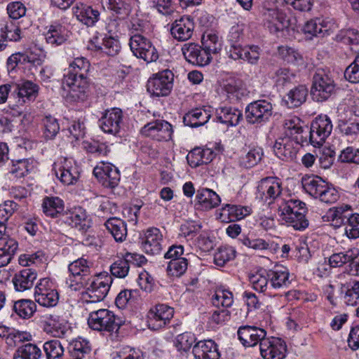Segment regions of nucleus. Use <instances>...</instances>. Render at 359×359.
Masks as SVG:
<instances>
[{
    "label": "nucleus",
    "instance_id": "680f3d73",
    "mask_svg": "<svg viewBox=\"0 0 359 359\" xmlns=\"http://www.w3.org/2000/svg\"><path fill=\"white\" fill-rule=\"evenodd\" d=\"M294 77V74L290 72V69L287 68H279L275 72L272 78L276 86L283 88L287 84L291 83Z\"/></svg>",
    "mask_w": 359,
    "mask_h": 359
},
{
    "label": "nucleus",
    "instance_id": "f03ea898",
    "mask_svg": "<svg viewBox=\"0 0 359 359\" xmlns=\"http://www.w3.org/2000/svg\"><path fill=\"white\" fill-rule=\"evenodd\" d=\"M90 64L83 57H76L70 64L63 83L69 87L68 96L73 101L84 100L88 89V74Z\"/></svg>",
    "mask_w": 359,
    "mask_h": 359
},
{
    "label": "nucleus",
    "instance_id": "0eeeda50",
    "mask_svg": "<svg viewBox=\"0 0 359 359\" xmlns=\"http://www.w3.org/2000/svg\"><path fill=\"white\" fill-rule=\"evenodd\" d=\"M332 123L327 115H318L311 122L310 130L307 131V144H311L315 147H320L325 142L332 131Z\"/></svg>",
    "mask_w": 359,
    "mask_h": 359
},
{
    "label": "nucleus",
    "instance_id": "c85d7f7f",
    "mask_svg": "<svg viewBox=\"0 0 359 359\" xmlns=\"http://www.w3.org/2000/svg\"><path fill=\"white\" fill-rule=\"evenodd\" d=\"M251 209L248 206L226 204L217 215V219L222 222L240 220L250 214Z\"/></svg>",
    "mask_w": 359,
    "mask_h": 359
},
{
    "label": "nucleus",
    "instance_id": "7ed1b4c3",
    "mask_svg": "<svg viewBox=\"0 0 359 359\" xmlns=\"http://www.w3.org/2000/svg\"><path fill=\"white\" fill-rule=\"evenodd\" d=\"M302 184L308 194L322 203L332 204L339 198V191L335 187L317 175L302 177Z\"/></svg>",
    "mask_w": 359,
    "mask_h": 359
},
{
    "label": "nucleus",
    "instance_id": "6e6d98bb",
    "mask_svg": "<svg viewBox=\"0 0 359 359\" xmlns=\"http://www.w3.org/2000/svg\"><path fill=\"white\" fill-rule=\"evenodd\" d=\"M345 289L344 302L349 306L359 304V281H353L343 286Z\"/></svg>",
    "mask_w": 359,
    "mask_h": 359
},
{
    "label": "nucleus",
    "instance_id": "6e6552de",
    "mask_svg": "<svg viewBox=\"0 0 359 359\" xmlns=\"http://www.w3.org/2000/svg\"><path fill=\"white\" fill-rule=\"evenodd\" d=\"M129 46L133 55L147 63L158 58V53L149 39L140 33H135L130 38Z\"/></svg>",
    "mask_w": 359,
    "mask_h": 359
},
{
    "label": "nucleus",
    "instance_id": "e433bc0d",
    "mask_svg": "<svg viewBox=\"0 0 359 359\" xmlns=\"http://www.w3.org/2000/svg\"><path fill=\"white\" fill-rule=\"evenodd\" d=\"M243 117L241 111L231 107H219L216 110V118L227 126H237Z\"/></svg>",
    "mask_w": 359,
    "mask_h": 359
},
{
    "label": "nucleus",
    "instance_id": "338daca9",
    "mask_svg": "<svg viewBox=\"0 0 359 359\" xmlns=\"http://www.w3.org/2000/svg\"><path fill=\"white\" fill-rule=\"evenodd\" d=\"M26 7L20 1H13L9 3L7 6V12L9 17L14 20H18L23 17L26 13Z\"/></svg>",
    "mask_w": 359,
    "mask_h": 359
},
{
    "label": "nucleus",
    "instance_id": "ea45409f",
    "mask_svg": "<svg viewBox=\"0 0 359 359\" xmlns=\"http://www.w3.org/2000/svg\"><path fill=\"white\" fill-rule=\"evenodd\" d=\"M104 225L116 242H123L127 236L126 222L118 217H109Z\"/></svg>",
    "mask_w": 359,
    "mask_h": 359
},
{
    "label": "nucleus",
    "instance_id": "9b49d317",
    "mask_svg": "<svg viewBox=\"0 0 359 359\" xmlns=\"http://www.w3.org/2000/svg\"><path fill=\"white\" fill-rule=\"evenodd\" d=\"M57 178L66 186L74 185L80 178L79 168L70 158H60L53 165Z\"/></svg>",
    "mask_w": 359,
    "mask_h": 359
},
{
    "label": "nucleus",
    "instance_id": "a19ab883",
    "mask_svg": "<svg viewBox=\"0 0 359 359\" xmlns=\"http://www.w3.org/2000/svg\"><path fill=\"white\" fill-rule=\"evenodd\" d=\"M210 118V113L201 108H196L187 113L183 118L185 126L197 128L203 126Z\"/></svg>",
    "mask_w": 359,
    "mask_h": 359
},
{
    "label": "nucleus",
    "instance_id": "a878e982",
    "mask_svg": "<svg viewBox=\"0 0 359 359\" xmlns=\"http://www.w3.org/2000/svg\"><path fill=\"white\" fill-rule=\"evenodd\" d=\"M194 29L193 19L184 15L175 20L172 24L170 32L174 39L179 41H185L191 39Z\"/></svg>",
    "mask_w": 359,
    "mask_h": 359
},
{
    "label": "nucleus",
    "instance_id": "72a5a7b5",
    "mask_svg": "<svg viewBox=\"0 0 359 359\" xmlns=\"http://www.w3.org/2000/svg\"><path fill=\"white\" fill-rule=\"evenodd\" d=\"M196 199L201 208L204 210H210L216 208L221 203L220 197L217 193L208 188L198 189Z\"/></svg>",
    "mask_w": 359,
    "mask_h": 359
},
{
    "label": "nucleus",
    "instance_id": "39448f33",
    "mask_svg": "<svg viewBox=\"0 0 359 359\" xmlns=\"http://www.w3.org/2000/svg\"><path fill=\"white\" fill-rule=\"evenodd\" d=\"M93 263L83 257L77 259L68 266L69 275L67 284L72 291H79L94 274L92 271Z\"/></svg>",
    "mask_w": 359,
    "mask_h": 359
},
{
    "label": "nucleus",
    "instance_id": "9d476101",
    "mask_svg": "<svg viewBox=\"0 0 359 359\" xmlns=\"http://www.w3.org/2000/svg\"><path fill=\"white\" fill-rule=\"evenodd\" d=\"M174 74L170 69H164L153 74L147 83V90L151 96L168 95L173 86Z\"/></svg>",
    "mask_w": 359,
    "mask_h": 359
},
{
    "label": "nucleus",
    "instance_id": "774afa93",
    "mask_svg": "<svg viewBox=\"0 0 359 359\" xmlns=\"http://www.w3.org/2000/svg\"><path fill=\"white\" fill-rule=\"evenodd\" d=\"M339 159L341 162L359 163V149L353 147H348L342 150Z\"/></svg>",
    "mask_w": 359,
    "mask_h": 359
},
{
    "label": "nucleus",
    "instance_id": "603ef678",
    "mask_svg": "<svg viewBox=\"0 0 359 359\" xmlns=\"http://www.w3.org/2000/svg\"><path fill=\"white\" fill-rule=\"evenodd\" d=\"M41 349L34 344L28 343L20 346L14 354V359H39Z\"/></svg>",
    "mask_w": 359,
    "mask_h": 359
},
{
    "label": "nucleus",
    "instance_id": "5701e85b",
    "mask_svg": "<svg viewBox=\"0 0 359 359\" xmlns=\"http://www.w3.org/2000/svg\"><path fill=\"white\" fill-rule=\"evenodd\" d=\"M14 100L18 99V103L22 105L27 101H33L38 95L39 86L31 81H22L13 83Z\"/></svg>",
    "mask_w": 359,
    "mask_h": 359
},
{
    "label": "nucleus",
    "instance_id": "20e7f679",
    "mask_svg": "<svg viewBox=\"0 0 359 359\" xmlns=\"http://www.w3.org/2000/svg\"><path fill=\"white\" fill-rule=\"evenodd\" d=\"M113 279L107 272L93 274L83 289L82 300L86 304L102 301L108 294Z\"/></svg>",
    "mask_w": 359,
    "mask_h": 359
},
{
    "label": "nucleus",
    "instance_id": "4d7b16f0",
    "mask_svg": "<svg viewBox=\"0 0 359 359\" xmlns=\"http://www.w3.org/2000/svg\"><path fill=\"white\" fill-rule=\"evenodd\" d=\"M13 309L20 317L22 318H29L34 313L36 304L31 300L22 299L14 304Z\"/></svg>",
    "mask_w": 359,
    "mask_h": 359
},
{
    "label": "nucleus",
    "instance_id": "423d86ee",
    "mask_svg": "<svg viewBox=\"0 0 359 359\" xmlns=\"http://www.w3.org/2000/svg\"><path fill=\"white\" fill-rule=\"evenodd\" d=\"M335 83L332 77L323 69H318L313 76L311 90L312 99L318 102L326 101L334 93Z\"/></svg>",
    "mask_w": 359,
    "mask_h": 359
},
{
    "label": "nucleus",
    "instance_id": "dca6fc26",
    "mask_svg": "<svg viewBox=\"0 0 359 359\" xmlns=\"http://www.w3.org/2000/svg\"><path fill=\"white\" fill-rule=\"evenodd\" d=\"M281 191L280 180L277 177H269L262 179L259 182L256 198L270 204L280 196Z\"/></svg>",
    "mask_w": 359,
    "mask_h": 359
},
{
    "label": "nucleus",
    "instance_id": "f704fd0d",
    "mask_svg": "<svg viewBox=\"0 0 359 359\" xmlns=\"http://www.w3.org/2000/svg\"><path fill=\"white\" fill-rule=\"evenodd\" d=\"M215 157V153L209 148H195L187 156L189 164L196 168L202 164L211 162Z\"/></svg>",
    "mask_w": 359,
    "mask_h": 359
},
{
    "label": "nucleus",
    "instance_id": "f257e3e1",
    "mask_svg": "<svg viewBox=\"0 0 359 359\" xmlns=\"http://www.w3.org/2000/svg\"><path fill=\"white\" fill-rule=\"evenodd\" d=\"M283 127L285 135L276 140L273 151L280 159L291 161L296 158L299 145L307 144V131H304L302 121L297 116L286 118Z\"/></svg>",
    "mask_w": 359,
    "mask_h": 359
},
{
    "label": "nucleus",
    "instance_id": "69168bd1",
    "mask_svg": "<svg viewBox=\"0 0 359 359\" xmlns=\"http://www.w3.org/2000/svg\"><path fill=\"white\" fill-rule=\"evenodd\" d=\"M345 79L351 83H359V55L344 71Z\"/></svg>",
    "mask_w": 359,
    "mask_h": 359
},
{
    "label": "nucleus",
    "instance_id": "58836bf2",
    "mask_svg": "<svg viewBox=\"0 0 359 359\" xmlns=\"http://www.w3.org/2000/svg\"><path fill=\"white\" fill-rule=\"evenodd\" d=\"M43 329L47 334L52 337H62L72 334V330L67 323L60 322L55 318H50L43 323Z\"/></svg>",
    "mask_w": 359,
    "mask_h": 359
},
{
    "label": "nucleus",
    "instance_id": "b1692460",
    "mask_svg": "<svg viewBox=\"0 0 359 359\" xmlns=\"http://www.w3.org/2000/svg\"><path fill=\"white\" fill-rule=\"evenodd\" d=\"M64 222L70 226L81 231H86L91 226V220L86 210L81 207L74 208L69 212L64 214Z\"/></svg>",
    "mask_w": 359,
    "mask_h": 359
},
{
    "label": "nucleus",
    "instance_id": "3c124183",
    "mask_svg": "<svg viewBox=\"0 0 359 359\" xmlns=\"http://www.w3.org/2000/svg\"><path fill=\"white\" fill-rule=\"evenodd\" d=\"M43 136L46 140H53L60 131L59 123L51 115H46L41 119Z\"/></svg>",
    "mask_w": 359,
    "mask_h": 359
},
{
    "label": "nucleus",
    "instance_id": "49530a36",
    "mask_svg": "<svg viewBox=\"0 0 359 359\" xmlns=\"http://www.w3.org/2000/svg\"><path fill=\"white\" fill-rule=\"evenodd\" d=\"M211 302L215 307L220 306L224 308H229L233 303V293L229 290L217 288L212 296Z\"/></svg>",
    "mask_w": 359,
    "mask_h": 359
},
{
    "label": "nucleus",
    "instance_id": "a18cd8bd",
    "mask_svg": "<svg viewBox=\"0 0 359 359\" xmlns=\"http://www.w3.org/2000/svg\"><path fill=\"white\" fill-rule=\"evenodd\" d=\"M223 91L231 102L240 100L244 95L245 89L240 80L231 79L223 86Z\"/></svg>",
    "mask_w": 359,
    "mask_h": 359
},
{
    "label": "nucleus",
    "instance_id": "aec40b11",
    "mask_svg": "<svg viewBox=\"0 0 359 359\" xmlns=\"http://www.w3.org/2000/svg\"><path fill=\"white\" fill-rule=\"evenodd\" d=\"M123 122V112L119 108L107 109L99 119L100 128L106 133L117 135Z\"/></svg>",
    "mask_w": 359,
    "mask_h": 359
},
{
    "label": "nucleus",
    "instance_id": "4be33fe9",
    "mask_svg": "<svg viewBox=\"0 0 359 359\" xmlns=\"http://www.w3.org/2000/svg\"><path fill=\"white\" fill-rule=\"evenodd\" d=\"M294 203H290L286 207H278V215L280 221L287 226L293 227L295 230L303 231L309 226V221L305 215L292 212Z\"/></svg>",
    "mask_w": 359,
    "mask_h": 359
},
{
    "label": "nucleus",
    "instance_id": "473e14b6",
    "mask_svg": "<svg viewBox=\"0 0 359 359\" xmlns=\"http://www.w3.org/2000/svg\"><path fill=\"white\" fill-rule=\"evenodd\" d=\"M267 276L269 278V285L272 288H285L290 283V272L285 266H276L267 271Z\"/></svg>",
    "mask_w": 359,
    "mask_h": 359
},
{
    "label": "nucleus",
    "instance_id": "4c0bfd02",
    "mask_svg": "<svg viewBox=\"0 0 359 359\" xmlns=\"http://www.w3.org/2000/svg\"><path fill=\"white\" fill-rule=\"evenodd\" d=\"M64 202L59 197H48L43 198L42 208L43 213L53 218L63 217Z\"/></svg>",
    "mask_w": 359,
    "mask_h": 359
},
{
    "label": "nucleus",
    "instance_id": "37998d69",
    "mask_svg": "<svg viewBox=\"0 0 359 359\" xmlns=\"http://www.w3.org/2000/svg\"><path fill=\"white\" fill-rule=\"evenodd\" d=\"M32 168L27 158L11 160L8 163V174L13 178H21L27 175Z\"/></svg>",
    "mask_w": 359,
    "mask_h": 359
},
{
    "label": "nucleus",
    "instance_id": "cd10ccee",
    "mask_svg": "<svg viewBox=\"0 0 359 359\" xmlns=\"http://www.w3.org/2000/svg\"><path fill=\"white\" fill-rule=\"evenodd\" d=\"M193 353L196 359H219L217 345L211 339L199 341L193 346Z\"/></svg>",
    "mask_w": 359,
    "mask_h": 359
},
{
    "label": "nucleus",
    "instance_id": "13d9d810",
    "mask_svg": "<svg viewBox=\"0 0 359 359\" xmlns=\"http://www.w3.org/2000/svg\"><path fill=\"white\" fill-rule=\"evenodd\" d=\"M2 37L11 41H18L20 39L21 30L18 25L11 20L6 21L1 27Z\"/></svg>",
    "mask_w": 359,
    "mask_h": 359
},
{
    "label": "nucleus",
    "instance_id": "864d4df0",
    "mask_svg": "<svg viewBox=\"0 0 359 359\" xmlns=\"http://www.w3.org/2000/svg\"><path fill=\"white\" fill-rule=\"evenodd\" d=\"M344 232L348 238L355 239L359 237L358 213H347Z\"/></svg>",
    "mask_w": 359,
    "mask_h": 359
},
{
    "label": "nucleus",
    "instance_id": "a211bd4d",
    "mask_svg": "<svg viewBox=\"0 0 359 359\" xmlns=\"http://www.w3.org/2000/svg\"><path fill=\"white\" fill-rule=\"evenodd\" d=\"M260 352L264 359H283L287 352L286 342L282 338H261Z\"/></svg>",
    "mask_w": 359,
    "mask_h": 359
},
{
    "label": "nucleus",
    "instance_id": "052dcab7",
    "mask_svg": "<svg viewBox=\"0 0 359 359\" xmlns=\"http://www.w3.org/2000/svg\"><path fill=\"white\" fill-rule=\"evenodd\" d=\"M263 152L261 148L251 149L245 156H242L240 163L246 168L256 165L262 159Z\"/></svg>",
    "mask_w": 359,
    "mask_h": 359
},
{
    "label": "nucleus",
    "instance_id": "09e8293b",
    "mask_svg": "<svg viewBox=\"0 0 359 359\" xmlns=\"http://www.w3.org/2000/svg\"><path fill=\"white\" fill-rule=\"evenodd\" d=\"M202 43L203 48L206 52L211 54H215L222 50V43L219 36L214 32L205 33L202 37Z\"/></svg>",
    "mask_w": 359,
    "mask_h": 359
},
{
    "label": "nucleus",
    "instance_id": "2f4dec72",
    "mask_svg": "<svg viewBox=\"0 0 359 359\" xmlns=\"http://www.w3.org/2000/svg\"><path fill=\"white\" fill-rule=\"evenodd\" d=\"M77 20L88 27H93L100 20V11L91 6L81 4L73 8Z\"/></svg>",
    "mask_w": 359,
    "mask_h": 359
},
{
    "label": "nucleus",
    "instance_id": "1a4fd4ad",
    "mask_svg": "<svg viewBox=\"0 0 359 359\" xmlns=\"http://www.w3.org/2000/svg\"><path fill=\"white\" fill-rule=\"evenodd\" d=\"M88 323L89 326L98 331L111 332L118 331L121 325V320L116 318L114 313L108 309H100L90 313Z\"/></svg>",
    "mask_w": 359,
    "mask_h": 359
},
{
    "label": "nucleus",
    "instance_id": "5fc2aeb1",
    "mask_svg": "<svg viewBox=\"0 0 359 359\" xmlns=\"http://www.w3.org/2000/svg\"><path fill=\"white\" fill-rule=\"evenodd\" d=\"M188 260L186 258L170 260L167 266V273L170 277L179 278L187 270Z\"/></svg>",
    "mask_w": 359,
    "mask_h": 359
},
{
    "label": "nucleus",
    "instance_id": "2eb2a0df",
    "mask_svg": "<svg viewBox=\"0 0 359 359\" xmlns=\"http://www.w3.org/2000/svg\"><path fill=\"white\" fill-rule=\"evenodd\" d=\"M272 104L266 100L251 102L245 108L246 120L251 124L266 123L272 115Z\"/></svg>",
    "mask_w": 359,
    "mask_h": 359
},
{
    "label": "nucleus",
    "instance_id": "e2e57ef3",
    "mask_svg": "<svg viewBox=\"0 0 359 359\" xmlns=\"http://www.w3.org/2000/svg\"><path fill=\"white\" fill-rule=\"evenodd\" d=\"M130 266L125 257L117 259L110 266L111 275L119 278H125L128 274Z\"/></svg>",
    "mask_w": 359,
    "mask_h": 359
},
{
    "label": "nucleus",
    "instance_id": "412c9836",
    "mask_svg": "<svg viewBox=\"0 0 359 359\" xmlns=\"http://www.w3.org/2000/svg\"><path fill=\"white\" fill-rule=\"evenodd\" d=\"M182 52L185 60L196 66H205L211 60V56L203 48L195 43H187L182 46Z\"/></svg>",
    "mask_w": 359,
    "mask_h": 359
},
{
    "label": "nucleus",
    "instance_id": "f3484780",
    "mask_svg": "<svg viewBox=\"0 0 359 359\" xmlns=\"http://www.w3.org/2000/svg\"><path fill=\"white\" fill-rule=\"evenodd\" d=\"M93 174L103 187L109 189L117 187L121 179L118 169L110 163L102 162L95 167Z\"/></svg>",
    "mask_w": 359,
    "mask_h": 359
},
{
    "label": "nucleus",
    "instance_id": "c9c22d12",
    "mask_svg": "<svg viewBox=\"0 0 359 359\" xmlns=\"http://www.w3.org/2000/svg\"><path fill=\"white\" fill-rule=\"evenodd\" d=\"M330 26L327 22L322 18H316L308 21L304 26L303 31L307 37H323L329 34Z\"/></svg>",
    "mask_w": 359,
    "mask_h": 359
},
{
    "label": "nucleus",
    "instance_id": "4468645a",
    "mask_svg": "<svg viewBox=\"0 0 359 359\" xmlns=\"http://www.w3.org/2000/svg\"><path fill=\"white\" fill-rule=\"evenodd\" d=\"M264 26L271 33L278 35L289 27L285 13L277 7L266 8L262 12Z\"/></svg>",
    "mask_w": 359,
    "mask_h": 359
},
{
    "label": "nucleus",
    "instance_id": "ddd939ff",
    "mask_svg": "<svg viewBox=\"0 0 359 359\" xmlns=\"http://www.w3.org/2000/svg\"><path fill=\"white\" fill-rule=\"evenodd\" d=\"M34 298L36 302L45 307H53L57 305L59 294L50 278L40 279L35 287Z\"/></svg>",
    "mask_w": 359,
    "mask_h": 359
},
{
    "label": "nucleus",
    "instance_id": "c03bdc74",
    "mask_svg": "<svg viewBox=\"0 0 359 359\" xmlns=\"http://www.w3.org/2000/svg\"><path fill=\"white\" fill-rule=\"evenodd\" d=\"M121 43L117 37L105 34L102 44L95 45V49L109 56H115L121 50Z\"/></svg>",
    "mask_w": 359,
    "mask_h": 359
},
{
    "label": "nucleus",
    "instance_id": "bf43d9fd",
    "mask_svg": "<svg viewBox=\"0 0 359 359\" xmlns=\"http://www.w3.org/2000/svg\"><path fill=\"white\" fill-rule=\"evenodd\" d=\"M43 349L47 359H61L64 353V348L61 343L55 339L46 342Z\"/></svg>",
    "mask_w": 359,
    "mask_h": 359
},
{
    "label": "nucleus",
    "instance_id": "79ce46f5",
    "mask_svg": "<svg viewBox=\"0 0 359 359\" xmlns=\"http://www.w3.org/2000/svg\"><path fill=\"white\" fill-rule=\"evenodd\" d=\"M151 314L150 323H153L154 325L157 323V327H162L172 318L174 310L168 305L158 304L156 306L155 311H152ZM153 329H155L154 326Z\"/></svg>",
    "mask_w": 359,
    "mask_h": 359
},
{
    "label": "nucleus",
    "instance_id": "7c9ffc66",
    "mask_svg": "<svg viewBox=\"0 0 359 359\" xmlns=\"http://www.w3.org/2000/svg\"><path fill=\"white\" fill-rule=\"evenodd\" d=\"M69 37V31L59 21L53 22L45 34L46 42L53 46H60Z\"/></svg>",
    "mask_w": 359,
    "mask_h": 359
},
{
    "label": "nucleus",
    "instance_id": "bb28decb",
    "mask_svg": "<svg viewBox=\"0 0 359 359\" xmlns=\"http://www.w3.org/2000/svg\"><path fill=\"white\" fill-rule=\"evenodd\" d=\"M162 241L163 235L160 230L155 227L149 228L145 232L142 248L147 254L158 255L162 250Z\"/></svg>",
    "mask_w": 359,
    "mask_h": 359
},
{
    "label": "nucleus",
    "instance_id": "6ab92c4d",
    "mask_svg": "<svg viewBox=\"0 0 359 359\" xmlns=\"http://www.w3.org/2000/svg\"><path fill=\"white\" fill-rule=\"evenodd\" d=\"M172 132L171 124L164 120L151 121L141 129V133L143 135L158 141H168L170 140Z\"/></svg>",
    "mask_w": 359,
    "mask_h": 359
},
{
    "label": "nucleus",
    "instance_id": "8fccbe9b",
    "mask_svg": "<svg viewBox=\"0 0 359 359\" xmlns=\"http://www.w3.org/2000/svg\"><path fill=\"white\" fill-rule=\"evenodd\" d=\"M308 95V90L304 85H299L289 91L287 102L291 107H297L303 104Z\"/></svg>",
    "mask_w": 359,
    "mask_h": 359
},
{
    "label": "nucleus",
    "instance_id": "de8ad7c7",
    "mask_svg": "<svg viewBox=\"0 0 359 359\" xmlns=\"http://www.w3.org/2000/svg\"><path fill=\"white\" fill-rule=\"evenodd\" d=\"M236 251L230 245L218 248L214 255V263L218 266H224L227 262L235 259Z\"/></svg>",
    "mask_w": 359,
    "mask_h": 359
},
{
    "label": "nucleus",
    "instance_id": "c756f323",
    "mask_svg": "<svg viewBox=\"0 0 359 359\" xmlns=\"http://www.w3.org/2000/svg\"><path fill=\"white\" fill-rule=\"evenodd\" d=\"M37 278V273L32 269H24L15 273L12 278L14 288L18 292L30 290Z\"/></svg>",
    "mask_w": 359,
    "mask_h": 359
},
{
    "label": "nucleus",
    "instance_id": "f8f14e48",
    "mask_svg": "<svg viewBox=\"0 0 359 359\" xmlns=\"http://www.w3.org/2000/svg\"><path fill=\"white\" fill-rule=\"evenodd\" d=\"M359 250L351 248L346 251L333 253L329 257V264L332 267H341L348 264L346 271L351 276H359Z\"/></svg>",
    "mask_w": 359,
    "mask_h": 359
},
{
    "label": "nucleus",
    "instance_id": "0e129e2a",
    "mask_svg": "<svg viewBox=\"0 0 359 359\" xmlns=\"http://www.w3.org/2000/svg\"><path fill=\"white\" fill-rule=\"evenodd\" d=\"M249 280L253 289L257 291L263 292L268 288L269 278H268L267 272L266 275L259 273L252 274L249 277Z\"/></svg>",
    "mask_w": 359,
    "mask_h": 359
},
{
    "label": "nucleus",
    "instance_id": "393cba45",
    "mask_svg": "<svg viewBox=\"0 0 359 359\" xmlns=\"http://www.w3.org/2000/svg\"><path fill=\"white\" fill-rule=\"evenodd\" d=\"M336 130L348 142H359V120L353 118L339 119Z\"/></svg>",
    "mask_w": 359,
    "mask_h": 359
}]
</instances>
